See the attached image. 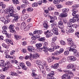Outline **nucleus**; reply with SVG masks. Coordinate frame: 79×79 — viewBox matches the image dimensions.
Returning a JSON list of instances; mask_svg holds the SVG:
<instances>
[{
	"mask_svg": "<svg viewBox=\"0 0 79 79\" xmlns=\"http://www.w3.org/2000/svg\"><path fill=\"white\" fill-rule=\"evenodd\" d=\"M10 40H10L7 39H6V43H7V44H10Z\"/></svg>",
	"mask_w": 79,
	"mask_h": 79,
	"instance_id": "6e6d98bb",
	"label": "nucleus"
},
{
	"mask_svg": "<svg viewBox=\"0 0 79 79\" xmlns=\"http://www.w3.org/2000/svg\"><path fill=\"white\" fill-rule=\"evenodd\" d=\"M28 49L29 51L31 52H34V51H35V50H34V49H35V48H34L32 46H30L29 47H28Z\"/></svg>",
	"mask_w": 79,
	"mask_h": 79,
	"instance_id": "4be33fe9",
	"label": "nucleus"
},
{
	"mask_svg": "<svg viewBox=\"0 0 79 79\" xmlns=\"http://www.w3.org/2000/svg\"><path fill=\"white\" fill-rule=\"evenodd\" d=\"M62 11L64 13H66V12H68V11H69V9H62Z\"/></svg>",
	"mask_w": 79,
	"mask_h": 79,
	"instance_id": "72a5a7b5",
	"label": "nucleus"
},
{
	"mask_svg": "<svg viewBox=\"0 0 79 79\" xmlns=\"http://www.w3.org/2000/svg\"><path fill=\"white\" fill-rule=\"evenodd\" d=\"M73 53L75 54V56H76L77 57H79V53L77 52V50L76 52Z\"/></svg>",
	"mask_w": 79,
	"mask_h": 79,
	"instance_id": "c03bdc74",
	"label": "nucleus"
},
{
	"mask_svg": "<svg viewBox=\"0 0 79 79\" xmlns=\"http://www.w3.org/2000/svg\"><path fill=\"white\" fill-rule=\"evenodd\" d=\"M61 21H60V28H63L64 27V26H63V22H62V20H61Z\"/></svg>",
	"mask_w": 79,
	"mask_h": 79,
	"instance_id": "473e14b6",
	"label": "nucleus"
},
{
	"mask_svg": "<svg viewBox=\"0 0 79 79\" xmlns=\"http://www.w3.org/2000/svg\"><path fill=\"white\" fill-rule=\"evenodd\" d=\"M39 66L40 68V71H41V70L43 69L44 68H43V65H42V64H41L39 65Z\"/></svg>",
	"mask_w": 79,
	"mask_h": 79,
	"instance_id": "8fccbe9b",
	"label": "nucleus"
},
{
	"mask_svg": "<svg viewBox=\"0 0 79 79\" xmlns=\"http://www.w3.org/2000/svg\"><path fill=\"white\" fill-rule=\"evenodd\" d=\"M26 64L28 66H31V63L29 62V61H27Z\"/></svg>",
	"mask_w": 79,
	"mask_h": 79,
	"instance_id": "052dcab7",
	"label": "nucleus"
},
{
	"mask_svg": "<svg viewBox=\"0 0 79 79\" xmlns=\"http://www.w3.org/2000/svg\"><path fill=\"white\" fill-rule=\"evenodd\" d=\"M10 22V20L9 19H5V21H4V24H8V23Z\"/></svg>",
	"mask_w": 79,
	"mask_h": 79,
	"instance_id": "09e8293b",
	"label": "nucleus"
},
{
	"mask_svg": "<svg viewBox=\"0 0 79 79\" xmlns=\"http://www.w3.org/2000/svg\"><path fill=\"white\" fill-rule=\"evenodd\" d=\"M70 32V33H72V32H74V30L72 29V28H69L68 26L66 29V32Z\"/></svg>",
	"mask_w": 79,
	"mask_h": 79,
	"instance_id": "f3484780",
	"label": "nucleus"
},
{
	"mask_svg": "<svg viewBox=\"0 0 79 79\" xmlns=\"http://www.w3.org/2000/svg\"><path fill=\"white\" fill-rule=\"evenodd\" d=\"M26 26V23L24 22H23L21 24V29L22 30H23V29H25V27Z\"/></svg>",
	"mask_w": 79,
	"mask_h": 79,
	"instance_id": "5701e85b",
	"label": "nucleus"
},
{
	"mask_svg": "<svg viewBox=\"0 0 79 79\" xmlns=\"http://www.w3.org/2000/svg\"><path fill=\"white\" fill-rule=\"evenodd\" d=\"M35 45L37 48H39L40 47H42V44L41 43L37 44H35Z\"/></svg>",
	"mask_w": 79,
	"mask_h": 79,
	"instance_id": "4c0bfd02",
	"label": "nucleus"
},
{
	"mask_svg": "<svg viewBox=\"0 0 79 79\" xmlns=\"http://www.w3.org/2000/svg\"><path fill=\"white\" fill-rule=\"evenodd\" d=\"M22 2L23 3H24V4H26V5H28L29 4L28 1L27 0H23Z\"/></svg>",
	"mask_w": 79,
	"mask_h": 79,
	"instance_id": "58836bf2",
	"label": "nucleus"
},
{
	"mask_svg": "<svg viewBox=\"0 0 79 79\" xmlns=\"http://www.w3.org/2000/svg\"><path fill=\"white\" fill-rule=\"evenodd\" d=\"M69 53V52L68 51H66L64 52L65 55H68Z\"/></svg>",
	"mask_w": 79,
	"mask_h": 79,
	"instance_id": "3c124183",
	"label": "nucleus"
},
{
	"mask_svg": "<svg viewBox=\"0 0 79 79\" xmlns=\"http://www.w3.org/2000/svg\"><path fill=\"white\" fill-rule=\"evenodd\" d=\"M71 46L70 47L69 49V50L70 52H73V53H75L77 52V50L74 49L73 48H76V45L73 44L72 45H70Z\"/></svg>",
	"mask_w": 79,
	"mask_h": 79,
	"instance_id": "423d86ee",
	"label": "nucleus"
},
{
	"mask_svg": "<svg viewBox=\"0 0 79 79\" xmlns=\"http://www.w3.org/2000/svg\"><path fill=\"white\" fill-rule=\"evenodd\" d=\"M5 19L4 17H1L0 18V20L1 21H2L3 23H4V22L5 21Z\"/></svg>",
	"mask_w": 79,
	"mask_h": 79,
	"instance_id": "864d4df0",
	"label": "nucleus"
},
{
	"mask_svg": "<svg viewBox=\"0 0 79 79\" xmlns=\"http://www.w3.org/2000/svg\"><path fill=\"white\" fill-rule=\"evenodd\" d=\"M54 58L53 56L49 57L48 58V63H51V62H52L54 60Z\"/></svg>",
	"mask_w": 79,
	"mask_h": 79,
	"instance_id": "393cba45",
	"label": "nucleus"
},
{
	"mask_svg": "<svg viewBox=\"0 0 79 79\" xmlns=\"http://www.w3.org/2000/svg\"><path fill=\"white\" fill-rule=\"evenodd\" d=\"M37 6H38V4L36 2L33 3L32 5V6H33V7H37Z\"/></svg>",
	"mask_w": 79,
	"mask_h": 79,
	"instance_id": "a19ab883",
	"label": "nucleus"
},
{
	"mask_svg": "<svg viewBox=\"0 0 79 79\" xmlns=\"http://www.w3.org/2000/svg\"><path fill=\"white\" fill-rule=\"evenodd\" d=\"M69 58V59L67 60L68 61H74L76 60V58L73 56H70Z\"/></svg>",
	"mask_w": 79,
	"mask_h": 79,
	"instance_id": "2eb2a0df",
	"label": "nucleus"
},
{
	"mask_svg": "<svg viewBox=\"0 0 79 79\" xmlns=\"http://www.w3.org/2000/svg\"><path fill=\"white\" fill-rule=\"evenodd\" d=\"M36 64H38V66L40 65V64H42V61L40 60H37L36 61Z\"/></svg>",
	"mask_w": 79,
	"mask_h": 79,
	"instance_id": "c85d7f7f",
	"label": "nucleus"
},
{
	"mask_svg": "<svg viewBox=\"0 0 79 79\" xmlns=\"http://www.w3.org/2000/svg\"><path fill=\"white\" fill-rule=\"evenodd\" d=\"M67 25L69 27V28H71L72 27L73 28L76 29V28L77 27V26L76 24H73L72 23H68Z\"/></svg>",
	"mask_w": 79,
	"mask_h": 79,
	"instance_id": "1a4fd4ad",
	"label": "nucleus"
},
{
	"mask_svg": "<svg viewBox=\"0 0 79 79\" xmlns=\"http://www.w3.org/2000/svg\"><path fill=\"white\" fill-rule=\"evenodd\" d=\"M45 38L44 37H42L39 39V41H45Z\"/></svg>",
	"mask_w": 79,
	"mask_h": 79,
	"instance_id": "49530a36",
	"label": "nucleus"
},
{
	"mask_svg": "<svg viewBox=\"0 0 79 79\" xmlns=\"http://www.w3.org/2000/svg\"><path fill=\"white\" fill-rule=\"evenodd\" d=\"M14 33V37L15 39L16 40H19L21 39V36L20 35H18L16 33V31L15 33Z\"/></svg>",
	"mask_w": 79,
	"mask_h": 79,
	"instance_id": "6ab92c4d",
	"label": "nucleus"
},
{
	"mask_svg": "<svg viewBox=\"0 0 79 79\" xmlns=\"http://www.w3.org/2000/svg\"><path fill=\"white\" fill-rule=\"evenodd\" d=\"M67 67L68 68H70V69H72L74 68V65L72 64H70L68 65Z\"/></svg>",
	"mask_w": 79,
	"mask_h": 79,
	"instance_id": "a878e982",
	"label": "nucleus"
},
{
	"mask_svg": "<svg viewBox=\"0 0 79 79\" xmlns=\"http://www.w3.org/2000/svg\"><path fill=\"white\" fill-rule=\"evenodd\" d=\"M32 73L31 74L32 76L33 77H37V74L35 73V70L32 69Z\"/></svg>",
	"mask_w": 79,
	"mask_h": 79,
	"instance_id": "aec40b11",
	"label": "nucleus"
},
{
	"mask_svg": "<svg viewBox=\"0 0 79 79\" xmlns=\"http://www.w3.org/2000/svg\"><path fill=\"white\" fill-rule=\"evenodd\" d=\"M23 16H24V17H25V18L26 19H27V18H28L29 17V15L28 14H25L23 15Z\"/></svg>",
	"mask_w": 79,
	"mask_h": 79,
	"instance_id": "338daca9",
	"label": "nucleus"
},
{
	"mask_svg": "<svg viewBox=\"0 0 79 79\" xmlns=\"http://www.w3.org/2000/svg\"><path fill=\"white\" fill-rule=\"evenodd\" d=\"M26 18H25V17H24V15H22L21 17V19L22 21H25V19H26Z\"/></svg>",
	"mask_w": 79,
	"mask_h": 79,
	"instance_id": "5fc2aeb1",
	"label": "nucleus"
},
{
	"mask_svg": "<svg viewBox=\"0 0 79 79\" xmlns=\"http://www.w3.org/2000/svg\"><path fill=\"white\" fill-rule=\"evenodd\" d=\"M59 64L56 63L54 64V66L53 67L54 69H57L59 67Z\"/></svg>",
	"mask_w": 79,
	"mask_h": 79,
	"instance_id": "cd10ccee",
	"label": "nucleus"
},
{
	"mask_svg": "<svg viewBox=\"0 0 79 79\" xmlns=\"http://www.w3.org/2000/svg\"><path fill=\"white\" fill-rule=\"evenodd\" d=\"M10 66V62L8 60L6 61V63L5 64V66H3V68L2 69L3 71H5L8 69Z\"/></svg>",
	"mask_w": 79,
	"mask_h": 79,
	"instance_id": "39448f33",
	"label": "nucleus"
},
{
	"mask_svg": "<svg viewBox=\"0 0 79 79\" xmlns=\"http://www.w3.org/2000/svg\"><path fill=\"white\" fill-rule=\"evenodd\" d=\"M54 48H50L49 49H48V50L49 51V52H53L54 51Z\"/></svg>",
	"mask_w": 79,
	"mask_h": 79,
	"instance_id": "680f3d73",
	"label": "nucleus"
},
{
	"mask_svg": "<svg viewBox=\"0 0 79 79\" xmlns=\"http://www.w3.org/2000/svg\"><path fill=\"white\" fill-rule=\"evenodd\" d=\"M60 44L62 45H64L66 44L65 42L63 40H61L60 41Z\"/></svg>",
	"mask_w": 79,
	"mask_h": 79,
	"instance_id": "a18cd8bd",
	"label": "nucleus"
},
{
	"mask_svg": "<svg viewBox=\"0 0 79 79\" xmlns=\"http://www.w3.org/2000/svg\"><path fill=\"white\" fill-rule=\"evenodd\" d=\"M73 19H72L73 23H75L76 21V20L78 19V17H79V15L78 14H75L73 15Z\"/></svg>",
	"mask_w": 79,
	"mask_h": 79,
	"instance_id": "9d476101",
	"label": "nucleus"
},
{
	"mask_svg": "<svg viewBox=\"0 0 79 79\" xmlns=\"http://www.w3.org/2000/svg\"><path fill=\"white\" fill-rule=\"evenodd\" d=\"M48 22H46V23H43V27L46 29H48L49 27L48 25Z\"/></svg>",
	"mask_w": 79,
	"mask_h": 79,
	"instance_id": "b1692460",
	"label": "nucleus"
},
{
	"mask_svg": "<svg viewBox=\"0 0 79 79\" xmlns=\"http://www.w3.org/2000/svg\"><path fill=\"white\" fill-rule=\"evenodd\" d=\"M0 78L1 79H5V76L3 74H1L0 76Z\"/></svg>",
	"mask_w": 79,
	"mask_h": 79,
	"instance_id": "69168bd1",
	"label": "nucleus"
},
{
	"mask_svg": "<svg viewBox=\"0 0 79 79\" xmlns=\"http://www.w3.org/2000/svg\"><path fill=\"white\" fill-rule=\"evenodd\" d=\"M15 26L14 24H11L10 25L9 27V29H10V32L11 33H15L16 32V30L14 29Z\"/></svg>",
	"mask_w": 79,
	"mask_h": 79,
	"instance_id": "6e6552de",
	"label": "nucleus"
},
{
	"mask_svg": "<svg viewBox=\"0 0 79 79\" xmlns=\"http://www.w3.org/2000/svg\"><path fill=\"white\" fill-rule=\"evenodd\" d=\"M68 43L69 45H73L74 44V42L71 38H69L68 39Z\"/></svg>",
	"mask_w": 79,
	"mask_h": 79,
	"instance_id": "a211bd4d",
	"label": "nucleus"
},
{
	"mask_svg": "<svg viewBox=\"0 0 79 79\" xmlns=\"http://www.w3.org/2000/svg\"><path fill=\"white\" fill-rule=\"evenodd\" d=\"M44 34L46 35V36L47 37H51V36H52L53 33L50 32L49 31L47 30L44 32Z\"/></svg>",
	"mask_w": 79,
	"mask_h": 79,
	"instance_id": "f8f14e48",
	"label": "nucleus"
},
{
	"mask_svg": "<svg viewBox=\"0 0 79 79\" xmlns=\"http://www.w3.org/2000/svg\"><path fill=\"white\" fill-rule=\"evenodd\" d=\"M72 4V3L71 2H68L66 3V4L67 5H71Z\"/></svg>",
	"mask_w": 79,
	"mask_h": 79,
	"instance_id": "774afa93",
	"label": "nucleus"
},
{
	"mask_svg": "<svg viewBox=\"0 0 79 79\" xmlns=\"http://www.w3.org/2000/svg\"><path fill=\"white\" fill-rule=\"evenodd\" d=\"M67 16H68V14H66V13H64L63 12L61 13L60 15V17L62 18L60 19V20L63 21V18H66V17H67Z\"/></svg>",
	"mask_w": 79,
	"mask_h": 79,
	"instance_id": "4468645a",
	"label": "nucleus"
},
{
	"mask_svg": "<svg viewBox=\"0 0 79 79\" xmlns=\"http://www.w3.org/2000/svg\"><path fill=\"white\" fill-rule=\"evenodd\" d=\"M12 2L14 4H19V1L18 0H12Z\"/></svg>",
	"mask_w": 79,
	"mask_h": 79,
	"instance_id": "c756f323",
	"label": "nucleus"
},
{
	"mask_svg": "<svg viewBox=\"0 0 79 79\" xmlns=\"http://www.w3.org/2000/svg\"><path fill=\"white\" fill-rule=\"evenodd\" d=\"M65 61H66V58H64L62 59L60 61V63L61 64L62 63H63V62H65Z\"/></svg>",
	"mask_w": 79,
	"mask_h": 79,
	"instance_id": "603ef678",
	"label": "nucleus"
},
{
	"mask_svg": "<svg viewBox=\"0 0 79 79\" xmlns=\"http://www.w3.org/2000/svg\"><path fill=\"white\" fill-rule=\"evenodd\" d=\"M60 28L61 29L60 31L62 33H64L65 30L64 29H63V28H61V27H60Z\"/></svg>",
	"mask_w": 79,
	"mask_h": 79,
	"instance_id": "e2e57ef3",
	"label": "nucleus"
},
{
	"mask_svg": "<svg viewBox=\"0 0 79 79\" xmlns=\"http://www.w3.org/2000/svg\"><path fill=\"white\" fill-rule=\"evenodd\" d=\"M37 31V34H42V32H43V31H42L41 30H38Z\"/></svg>",
	"mask_w": 79,
	"mask_h": 79,
	"instance_id": "4d7b16f0",
	"label": "nucleus"
},
{
	"mask_svg": "<svg viewBox=\"0 0 79 79\" xmlns=\"http://www.w3.org/2000/svg\"><path fill=\"white\" fill-rule=\"evenodd\" d=\"M51 45L52 47H53V48H54V47L56 46L55 43L54 42H52Z\"/></svg>",
	"mask_w": 79,
	"mask_h": 79,
	"instance_id": "de8ad7c7",
	"label": "nucleus"
},
{
	"mask_svg": "<svg viewBox=\"0 0 79 79\" xmlns=\"http://www.w3.org/2000/svg\"><path fill=\"white\" fill-rule=\"evenodd\" d=\"M64 52V49L63 48H61L60 49V53H62Z\"/></svg>",
	"mask_w": 79,
	"mask_h": 79,
	"instance_id": "0e129e2a",
	"label": "nucleus"
},
{
	"mask_svg": "<svg viewBox=\"0 0 79 79\" xmlns=\"http://www.w3.org/2000/svg\"><path fill=\"white\" fill-rule=\"evenodd\" d=\"M54 4H56V6L57 8H60V0H54L53 2Z\"/></svg>",
	"mask_w": 79,
	"mask_h": 79,
	"instance_id": "ddd939ff",
	"label": "nucleus"
},
{
	"mask_svg": "<svg viewBox=\"0 0 79 79\" xmlns=\"http://www.w3.org/2000/svg\"><path fill=\"white\" fill-rule=\"evenodd\" d=\"M50 18L51 19V20L50 21V23H52V22H53L55 20H56V19H57L56 17V16H53L52 17H50Z\"/></svg>",
	"mask_w": 79,
	"mask_h": 79,
	"instance_id": "412c9836",
	"label": "nucleus"
},
{
	"mask_svg": "<svg viewBox=\"0 0 79 79\" xmlns=\"http://www.w3.org/2000/svg\"><path fill=\"white\" fill-rule=\"evenodd\" d=\"M41 72L43 74H44V75H45V69H43L41 70Z\"/></svg>",
	"mask_w": 79,
	"mask_h": 79,
	"instance_id": "bf43d9fd",
	"label": "nucleus"
},
{
	"mask_svg": "<svg viewBox=\"0 0 79 79\" xmlns=\"http://www.w3.org/2000/svg\"><path fill=\"white\" fill-rule=\"evenodd\" d=\"M10 74L12 77H13V76H16V74L15 73L13 72H11L10 73Z\"/></svg>",
	"mask_w": 79,
	"mask_h": 79,
	"instance_id": "f704fd0d",
	"label": "nucleus"
},
{
	"mask_svg": "<svg viewBox=\"0 0 79 79\" xmlns=\"http://www.w3.org/2000/svg\"><path fill=\"white\" fill-rule=\"evenodd\" d=\"M55 75V73L54 71H51L50 73H49L47 75V79H52V76H53Z\"/></svg>",
	"mask_w": 79,
	"mask_h": 79,
	"instance_id": "9b49d317",
	"label": "nucleus"
},
{
	"mask_svg": "<svg viewBox=\"0 0 79 79\" xmlns=\"http://www.w3.org/2000/svg\"><path fill=\"white\" fill-rule=\"evenodd\" d=\"M5 58H10V59H11V58H12V57H11V56L7 54H5Z\"/></svg>",
	"mask_w": 79,
	"mask_h": 79,
	"instance_id": "37998d69",
	"label": "nucleus"
},
{
	"mask_svg": "<svg viewBox=\"0 0 79 79\" xmlns=\"http://www.w3.org/2000/svg\"><path fill=\"white\" fill-rule=\"evenodd\" d=\"M8 27L7 26L5 25L3 26L2 27L3 30L6 31L7 29H8Z\"/></svg>",
	"mask_w": 79,
	"mask_h": 79,
	"instance_id": "ea45409f",
	"label": "nucleus"
},
{
	"mask_svg": "<svg viewBox=\"0 0 79 79\" xmlns=\"http://www.w3.org/2000/svg\"><path fill=\"white\" fill-rule=\"evenodd\" d=\"M78 7H79V5L78 4H75L72 7L73 10H72V11L73 12L72 13L73 15L76 14V13L78 11L77 10V8Z\"/></svg>",
	"mask_w": 79,
	"mask_h": 79,
	"instance_id": "f03ea898",
	"label": "nucleus"
},
{
	"mask_svg": "<svg viewBox=\"0 0 79 79\" xmlns=\"http://www.w3.org/2000/svg\"><path fill=\"white\" fill-rule=\"evenodd\" d=\"M41 63L43 66H44V67H45L46 66H47V63L45 61H42Z\"/></svg>",
	"mask_w": 79,
	"mask_h": 79,
	"instance_id": "2f4dec72",
	"label": "nucleus"
},
{
	"mask_svg": "<svg viewBox=\"0 0 79 79\" xmlns=\"http://www.w3.org/2000/svg\"><path fill=\"white\" fill-rule=\"evenodd\" d=\"M33 10V8L32 7H28L27 9V11H28V12H32Z\"/></svg>",
	"mask_w": 79,
	"mask_h": 79,
	"instance_id": "c9c22d12",
	"label": "nucleus"
},
{
	"mask_svg": "<svg viewBox=\"0 0 79 79\" xmlns=\"http://www.w3.org/2000/svg\"><path fill=\"white\" fill-rule=\"evenodd\" d=\"M0 62L1 63V64H0V66H3V65H4V64L3 63L5 62V60H0Z\"/></svg>",
	"mask_w": 79,
	"mask_h": 79,
	"instance_id": "79ce46f5",
	"label": "nucleus"
},
{
	"mask_svg": "<svg viewBox=\"0 0 79 79\" xmlns=\"http://www.w3.org/2000/svg\"><path fill=\"white\" fill-rule=\"evenodd\" d=\"M53 24H51V27L53 28L54 27H55V26H56V22L53 21Z\"/></svg>",
	"mask_w": 79,
	"mask_h": 79,
	"instance_id": "bb28decb",
	"label": "nucleus"
},
{
	"mask_svg": "<svg viewBox=\"0 0 79 79\" xmlns=\"http://www.w3.org/2000/svg\"><path fill=\"white\" fill-rule=\"evenodd\" d=\"M14 8L12 6H11L9 7V8L5 10V14H9V16L14 17V22H17L18 21V19L19 18V16L18 14L16 13L14 14Z\"/></svg>",
	"mask_w": 79,
	"mask_h": 79,
	"instance_id": "f257e3e1",
	"label": "nucleus"
},
{
	"mask_svg": "<svg viewBox=\"0 0 79 79\" xmlns=\"http://www.w3.org/2000/svg\"><path fill=\"white\" fill-rule=\"evenodd\" d=\"M64 72L65 73L64 74L63 76L61 77L62 79H66V77L68 76V73H69L70 71L69 70H64Z\"/></svg>",
	"mask_w": 79,
	"mask_h": 79,
	"instance_id": "0eeeda50",
	"label": "nucleus"
},
{
	"mask_svg": "<svg viewBox=\"0 0 79 79\" xmlns=\"http://www.w3.org/2000/svg\"><path fill=\"white\" fill-rule=\"evenodd\" d=\"M48 44L47 42H44V48L43 49V51L45 52L46 55H48V48L47 47Z\"/></svg>",
	"mask_w": 79,
	"mask_h": 79,
	"instance_id": "7ed1b4c3",
	"label": "nucleus"
},
{
	"mask_svg": "<svg viewBox=\"0 0 79 79\" xmlns=\"http://www.w3.org/2000/svg\"><path fill=\"white\" fill-rule=\"evenodd\" d=\"M2 45L3 47L5 48H8V46L5 44V43H3L2 44Z\"/></svg>",
	"mask_w": 79,
	"mask_h": 79,
	"instance_id": "e433bc0d",
	"label": "nucleus"
},
{
	"mask_svg": "<svg viewBox=\"0 0 79 79\" xmlns=\"http://www.w3.org/2000/svg\"><path fill=\"white\" fill-rule=\"evenodd\" d=\"M54 28L52 29V31L53 32L54 34H56V35H58V28L56 27H53Z\"/></svg>",
	"mask_w": 79,
	"mask_h": 79,
	"instance_id": "dca6fc26",
	"label": "nucleus"
},
{
	"mask_svg": "<svg viewBox=\"0 0 79 79\" xmlns=\"http://www.w3.org/2000/svg\"><path fill=\"white\" fill-rule=\"evenodd\" d=\"M56 39H57V37L54 36L52 39V42H55L56 41Z\"/></svg>",
	"mask_w": 79,
	"mask_h": 79,
	"instance_id": "7c9ffc66",
	"label": "nucleus"
},
{
	"mask_svg": "<svg viewBox=\"0 0 79 79\" xmlns=\"http://www.w3.org/2000/svg\"><path fill=\"white\" fill-rule=\"evenodd\" d=\"M20 66H21V67H22V68H23V67L24 66H25V65H24V64L23 63H21L20 64H19Z\"/></svg>",
	"mask_w": 79,
	"mask_h": 79,
	"instance_id": "13d9d810",
	"label": "nucleus"
},
{
	"mask_svg": "<svg viewBox=\"0 0 79 79\" xmlns=\"http://www.w3.org/2000/svg\"><path fill=\"white\" fill-rule=\"evenodd\" d=\"M30 58H33V59H37L40 56V55L37 53L34 52V55H32V54H30Z\"/></svg>",
	"mask_w": 79,
	"mask_h": 79,
	"instance_id": "20e7f679",
	"label": "nucleus"
}]
</instances>
